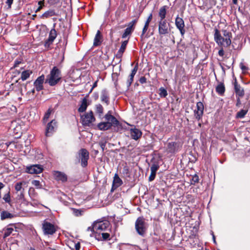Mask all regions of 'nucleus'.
I'll use <instances>...</instances> for the list:
<instances>
[{"mask_svg":"<svg viewBox=\"0 0 250 250\" xmlns=\"http://www.w3.org/2000/svg\"><path fill=\"white\" fill-rule=\"evenodd\" d=\"M61 78V71L56 66H54L46 76L45 83H48L50 86H53L60 81Z\"/></svg>","mask_w":250,"mask_h":250,"instance_id":"1","label":"nucleus"},{"mask_svg":"<svg viewBox=\"0 0 250 250\" xmlns=\"http://www.w3.org/2000/svg\"><path fill=\"white\" fill-rule=\"evenodd\" d=\"M109 226L110 223L108 221H97L93 223L92 228L89 227L87 229L91 230L94 234L101 233V232L109 230Z\"/></svg>","mask_w":250,"mask_h":250,"instance_id":"2","label":"nucleus"},{"mask_svg":"<svg viewBox=\"0 0 250 250\" xmlns=\"http://www.w3.org/2000/svg\"><path fill=\"white\" fill-rule=\"evenodd\" d=\"M182 147V144L179 141H168L166 145L165 151L167 154L174 155L179 152Z\"/></svg>","mask_w":250,"mask_h":250,"instance_id":"3","label":"nucleus"},{"mask_svg":"<svg viewBox=\"0 0 250 250\" xmlns=\"http://www.w3.org/2000/svg\"><path fill=\"white\" fill-rule=\"evenodd\" d=\"M214 39L215 42L219 46H229L231 44V40L229 37H223L219 30L215 28L214 30Z\"/></svg>","mask_w":250,"mask_h":250,"instance_id":"4","label":"nucleus"},{"mask_svg":"<svg viewBox=\"0 0 250 250\" xmlns=\"http://www.w3.org/2000/svg\"><path fill=\"white\" fill-rule=\"evenodd\" d=\"M135 229L138 233L144 236L146 229V223L143 217H140L137 218L135 222Z\"/></svg>","mask_w":250,"mask_h":250,"instance_id":"5","label":"nucleus"},{"mask_svg":"<svg viewBox=\"0 0 250 250\" xmlns=\"http://www.w3.org/2000/svg\"><path fill=\"white\" fill-rule=\"evenodd\" d=\"M42 229L44 234L53 235L56 231L55 226L52 223L44 221L42 224Z\"/></svg>","mask_w":250,"mask_h":250,"instance_id":"6","label":"nucleus"},{"mask_svg":"<svg viewBox=\"0 0 250 250\" xmlns=\"http://www.w3.org/2000/svg\"><path fill=\"white\" fill-rule=\"evenodd\" d=\"M79 157L81 162V165L83 167L87 166V161L89 159V152L84 148H82L79 152Z\"/></svg>","mask_w":250,"mask_h":250,"instance_id":"7","label":"nucleus"},{"mask_svg":"<svg viewBox=\"0 0 250 250\" xmlns=\"http://www.w3.org/2000/svg\"><path fill=\"white\" fill-rule=\"evenodd\" d=\"M169 24L166 20L159 21H158V32L160 35L167 34L169 33L168 26Z\"/></svg>","mask_w":250,"mask_h":250,"instance_id":"8","label":"nucleus"},{"mask_svg":"<svg viewBox=\"0 0 250 250\" xmlns=\"http://www.w3.org/2000/svg\"><path fill=\"white\" fill-rule=\"evenodd\" d=\"M204 109L203 104L201 102H197L196 108L194 110V116L197 120H199L201 119L203 114Z\"/></svg>","mask_w":250,"mask_h":250,"instance_id":"9","label":"nucleus"},{"mask_svg":"<svg viewBox=\"0 0 250 250\" xmlns=\"http://www.w3.org/2000/svg\"><path fill=\"white\" fill-rule=\"evenodd\" d=\"M104 118L106 122L109 123L112 126H117L120 124L119 121L114 116L112 115L111 111H108L105 115Z\"/></svg>","mask_w":250,"mask_h":250,"instance_id":"10","label":"nucleus"},{"mask_svg":"<svg viewBox=\"0 0 250 250\" xmlns=\"http://www.w3.org/2000/svg\"><path fill=\"white\" fill-rule=\"evenodd\" d=\"M104 118L106 122L109 123L112 126H117L120 124L119 121L114 116L112 115L111 111H108L105 115Z\"/></svg>","mask_w":250,"mask_h":250,"instance_id":"11","label":"nucleus"},{"mask_svg":"<svg viewBox=\"0 0 250 250\" xmlns=\"http://www.w3.org/2000/svg\"><path fill=\"white\" fill-rule=\"evenodd\" d=\"M81 118L82 119L83 124L84 125H89L95 121V118L92 111L85 114L84 116L81 117Z\"/></svg>","mask_w":250,"mask_h":250,"instance_id":"12","label":"nucleus"},{"mask_svg":"<svg viewBox=\"0 0 250 250\" xmlns=\"http://www.w3.org/2000/svg\"><path fill=\"white\" fill-rule=\"evenodd\" d=\"M45 80L44 75L42 74L38 77L34 82V86L37 91H40L43 89V84Z\"/></svg>","mask_w":250,"mask_h":250,"instance_id":"13","label":"nucleus"},{"mask_svg":"<svg viewBox=\"0 0 250 250\" xmlns=\"http://www.w3.org/2000/svg\"><path fill=\"white\" fill-rule=\"evenodd\" d=\"M43 168L41 165H34L27 167L26 171L30 174H39L42 172Z\"/></svg>","mask_w":250,"mask_h":250,"instance_id":"14","label":"nucleus"},{"mask_svg":"<svg viewBox=\"0 0 250 250\" xmlns=\"http://www.w3.org/2000/svg\"><path fill=\"white\" fill-rule=\"evenodd\" d=\"M175 25L179 29L182 36H183L185 33V23L182 18L177 16L175 19Z\"/></svg>","mask_w":250,"mask_h":250,"instance_id":"15","label":"nucleus"},{"mask_svg":"<svg viewBox=\"0 0 250 250\" xmlns=\"http://www.w3.org/2000/svg\"><path fill=\"white\" fill-rule=\"evenodd\" d=\"M91 237H94L98 241H104L109 240L110 234L108 232L103 231L101 233L94 234L90 235Z\"/></svg>","mask_w":250,"mask_h":250,"instance_id":"16","label":"nucleus"},{"mask_svg":"<svg viewBox=\"0 0 250 250\" xmlns=\"http://www.w3.org/2000/svg\"><path fill=\"white\" fill-rule=\"evenodd\" d=\"M53 176L56 180L61 181L62 183L65 182L67 180V175L62 172L55 171L53 172Z\"/></svg>","mask_w":250,"mask_h":250,"instance_id":"17","label":"nucleus"},{"mask_svg":"<svg viewBox=\"0 0 250 250\" xmlns=\"http://www.w3.org/2000/svg\"><path fill=\"white\" fill-rule=\"evenodd\" d=\"M56 126V121L55 120H52L51 122L48 123L47 125L45 135L46 136H50L52 135L54 131V128Z\"/></svg>","mask_w":250,"mask_h":250,"instance_id":"18","label":"nucleus"},{"mask_svg":"<svg viewBox=\"0 0 250 250\" xmlns=\"http://www.w3.org/2000/svg\"><path fill=\"white\" fill-rule=\"evenodd\" d=\"M123 184V181L121 178L119 177L118 175L116 173L114 177V179L112 182V188L111 191L113 192L115 189L117 188Z\"/></svg>","mask_w":250,"mask_h":250,"instance_id":"19","label":"nucleus"},{"mask_svg":"<svg viewBox=\"0 0 250 250\" xmlns=\"http://www.w3.org/2000/svg\"><path fill=\"white\" fill-rule=\"evenodd\" d=\"M130 134L131 138L135 140H138L142 135L141 131L135 127L130 129Z\"/></svg>","mask_w":250,"mask_h":250,"instance_id":"20","label":"nucleus"},{"mask_svg":"<svg viewBox=\"0 0 250 250\" xmlns=\"http://www.w3.org/2000/svg\"><path fill=\"white\" fill-rule=\"evenodd\" d=\"M101 100L103 103L108 105L109 103V93L106 89H103L101 92Z\"/></svg>","mask_w":250,"mask_h":250,"instance_id":"21","label":"nucleus"},{"mask_svg":"<svg viewBox=\"0 0 250 250\" xmlns=\"http://www.w3.org/2000/svg\"><path fill=\"white\" fill-rule=\"evenodd\" d=\"M249 111V106L248 105H246L244 107V108L240 110L239 111H238L236 115H235V118L236 119H243L244 118L246 115L247 114L248 112Z\"/></svg>","mask_w":250,"mask_h":250,"instance_id":"22","label":"nucleus"},{"mask_svg":"<svg viewBox=\"0 0 250 250\" xmlns=\"http://www.w3.org/2000/svg\"><path fill=\"white\" fill-rule=\"evenodd\" d=\"M234 87L236 94L239 97L243 96L244 95V89L240 85L237 83L236 80L234 84Z\"/></svg>","mask_w":250,"mask_h":250,"instance_id":"23","label":"nucleus"},{"mask_svg":"<svg viewBox=\"0 0 250 250\" xmlns=\"http://www.w3.org/2000/svg\"><path fill=\"white\" fill-rule=\"evenodd\" d=\"M97 127L100 130L105 131L110 129L112 126L108 122H102L98 124Z\"/></svg>","mask_w":250,"mask_h":250,"instance_id":"24","label":"nucleus"},{"mask_svg":"<svg viewBox=\"0 0 250 250\" xmlns=\"http://www.w3.org/2000/svg\"><path fill=\"white\" fill-rule=\"evenodd\" d=\"M101 43L102 36L101 35L100 31L99 30H98L94 40L93 46H99L101 44Z\"/></svg>","mask_w":250,"mask_h":250,"instance_id":"25","label":"nucleus"},{"mask_svg":"<svg viewBox=\"0 0 250 250\" xmlns=\"http://www.w3.org/2000/svg\"><path fill=\"white\" fill-rule=\"evenodd\" d=\"M167 6L165 5L162 7H161L158 13L159 17H160L159 21H163V20H166L165 18L167 14Z\"/></svg>","mask_w":250,"mask_h":250,"instance_id":"26","label":"nucleus"},{"mask_svg":"<svg viewBox=\"0 0 250 250\" xmlns=\"http://www.w3.org/2000/svg\"><path fill=\"white\" fill-rule=\"evenodd\" d=\"M57 15L54 10H49L45 12L41 16L42 19L48 18L50 17Z\"/></svg>","mask_w":250,"mask_h":250,"instance_id":"27","label":"nucleus"},{"mask_svg":"<svg viewBox=\"0 0 250 250\" xmlns=\"http://www.w3.org/2000/svg\"><path fill=\"white\" fill-rule=\"evenodd\" d=\"M32 73V71L29 70H24L22 72L21 74V78L22 81H24L27 80L30 76V75Z\"/></svg>","mask_w":250,"mask_h":250,"instance_id":"28","label":"nucleus"},{"mask_svg":"<svg viewBox=\"0 0 250 250\" xmlns=\"http://www.w3.org/2000/svg\"><path fill=\"white\" fill-rule=\"evenodd\" d=\"M87 100L86 98H83L82 104L78 109V111L80 112H84L87 108Z\"/></svg>","mask_w":250,"mask_h":250,"instance_id":"29","label":"nucleus"},{"mask_svg":"<svg viewBox=\"0 0 250 250\" xmlns=\"http://www.w3.org/2000/svg\"><path fill=\"white\" fill-rule=\"evenodd\" d=\"M225 90V86L223 83H219L216 87V92L220 95H223Z\"/></svg>","mask_w":250,"mask_h":250,"instance_id":"30","label":"nucleus"},{"mask_svg":"<svg viewBox=\"0 0 250 250\" xmlns=\"http://www.w3.org/2000/svg\"><path fill=\"white\" fill-rule=\"evenodd\" d=\"M13 217V215L6 211H3L1 212L0 217L1 220H4L7 218H11Z\"/></svg>","mask_w":250,"mask_h":250,"instance_id":"31","label":"nucleus"},{"mask_svg":"<svg viewBox=\"0 0 250 250\" xmlns=\"http://www.w3.org/2000/svg\"><path fill=\"white\" fill-rule=\"evenodd\" d=\"M57 37V32L54 28L52 29L49 33L48 39L51 42H54Z\"/></svg>","mask_w":250,"mask_h":250,"instance_id":"32","label":"nucleus"},{"mask_svg":"<svg viewBox=\"0 0 250 250\" xmlns=\"http://www.w3.org/2000/svg\"><path fill=\"white\" fill-rule=\"evenodd\" d=\"M51 112H52V110L50 108H49L47 110V111H46V112L45 113L43 118V120H42L43 124H45L47 122L48 119H49V118L50 116Z\"/></svg>","mask_w":250,"mask_h":250,"instance_id":"33","label":"nucleus"},{"mask_svg":"<svg viewBox=\"0 0 250 250\" xmlns=\"http://www.w3.org/2000/svg\"><path fill=\"white\" fill-rule=\"evenodd\" d=\"M159 96L161 98H165L167 95V90L163 87L159 88Z\"/></svg>","mask_w":250,"mask_h":250,"instance_id":"34","label":"nucleus"},{"mask_svg":"<svg viewBox=\"0 0 250 250\" xmlns=\"http://www.w3.org/2000/svg\"><path fill=\"white\" fill-rule=\"evenodd\" d=\"M104 108L101 104H98L96 105V112L99 114V116H101L103 113Z\"/></svg>","mask_w":250,"mask_h":250,"instance_id":"35","label":"nucleus"},{"mask_svg":"<svg viewBox=\"0 0 250 250\" xmlns=\"http://www.w3.org/2000/svg\"><path fill=\"white\" fill-rule=\"evenodd\" d=\"M132 31V29L131 27H127L124 31V33L122 35V38H125L127 36L131 34Z\"/></svg>","mask_w":250,"mask_h":250,"instance_id":"36","label":"nucleus"},{"mask_svg":"<svg viewBox=\"0 0 250 250\" xmlns=\"http://www.w3.org/2000/svg\"><path fill=\"white\" fill-rule=\"evenodd\" d=\"M14 230V229L12 228H7V229L5 230L4 232L3 237L5 238L9 236L11 234H12Z\"/></svg>","mask_w":250,"mask_h":250,"instance_id":"37","label":"nucleus"},{"mask_svg":"<svg viewBox=\"0 0 250 250\" xmlns=\"http://www.w3.org/2000/svg\"><path fill=\"white\" fill-rule=\"evenodd\" d=\"M127 43H128L127 41H124L122 43V44H121V47H120V49H119V50H120V52H124Z\"/></svg>","mask_w":250,"mask_h":250,"instance_id":"38","label":"nucleus"},{"mask_svg":"<svg viewBox=\"0 0 250 250\" xmlns=\"http://www.w3.org/2000/svg\"><path fill=\"white\" fill-rule=\"evenodd\" d=\"M3 199L4 200V201L6 203H10L11 202V198H10V192H8L7 193H6L3 197Z\"/></svg>","mask_w":250,"mask_h":250,"instance_id":"39","label":"nucleus"},{"mask_svg":"<svg viewBox=\"0 0 250 250\" xmlns=\"http://www.w3.org/2000/svg\"><path fill=\"white\" fill-rule=\"evenodd\" d=\"M159 167V166L158 164H153L151 167H150V170L151 171H152V172H156V171L158 169Z\"/></svg>","mask_w":250,"mask_h":250,"instance_id":"40","label":"nucleus"},{"mask_svg":"<svg viewBox=\"0 0 250 250\" xmlns=\"http://www.w3.org/2000/svg\"><path fill=\"white\" fill-rule=\"evenodd\" d=\"M15 190L17 191H20L22 188V183L21 182L17 183L15 185Z\"/></svg>","mask_w":250,"mask_h":250,"instance_id":"41","label":"nucleus"},{"mask_svg":"<svg viewBox=\"0 0 250 250\" xmlns=\"http://www.w3.org/2000/svg\"><path fill=\"white\" fill-rule=\"evenodd\" d=\"M148 26H149V25L145 24V25H144V28L143 29L142 33V34L141 35V37L142 38H143V36H144V34L146 33V32L147 30Z\"/></svg>","mask_w":250,"mask_h":250,"instance_id":"42","label":"nucleus"},{"mask_svg":"<svg viewBox=\"0 0 250 250\" xmlns=\"http://www.w3.org/2000/svg\"><path fill=\"white\" fill-rule=\"evenodd\" d=\"M152 14L150 13L149 15L148 16L146 21L145 22V24L149 25L150 22L152 20Z\"/></svg>","mask_w":250,"mask_h":250,"instance_id":"43","label":"nucleus"},{"mask_svg":"<svg viewBox=\"0 0 250 250\" xmlns=\"http://www.w3.org/2000/svg\"><path fill=\"white\" fill-rule=\"evenodd\" d=\"M156 172H152V171H151L150 175L148 178V180L149 181H152L155 179V176H156Z\"/></svg>","mask_w":250,"mask_h":250,"instance_id":"44","label":"nucleus"},{"mask_svg":"<svg viewBox=\"0 0 250 250\" xmlns=\"http://www.w3.org/2000/svg\"><path fill=\"white\" fill-rule=\"evenodd\" d=\"M223 36L224 37H225V38L229 37L230 38L231 33L228 32V31H227L226 30H223Z\"/></svg>","mask_w":250,"mask_h":250,"instance_id":"45","label":"nucleus"},{"mask_svg":"<svg viewBox=\"0 0 250 250\" xmlns=\"http://www.w3.org/2000/svg\"><path fill=\"white\" fill-rule=\"evenodd\" d=\"M21 62V59H19L16 60L14 62V67H18Z\"/></svg>","mask_w":250,"mask_h":250,"instance_id":"46","label":"nucleus"},{"mask_svg":"<svg viewBox=\"0 0 250 250\" xmlns=\"http://www.w3.org/2000/svg\"><path fill=\"white\" fill-rule=\"evenodd\" d=\"M59 1L60 0H47V2L50 5H54L58 3Z\"/></svg>","mask_w":250,"mask_h":250,"instance_id":"47","label":"nucleus"},{"mask_svg":"<svg viewBox=\"0 0 250 250\" xmlns=\"http://www.w3.org/2000/svg\"><path fill=\"white\" fill-rule=\"evenodd\" d=\"M32 183L34 186L37 188H39L40 186V182L38 180H33Z\"/></svg>","mask_w":250,"mask_h":250,"instance_id":"48","label":"nucleus"},{"mask_svg":"<svg viewBox=\"0 0 250 250\" xmlns=\"http://www.w3.org/2000/svg\"><path fill=\"white\" fill-rule=\"evenodd\" d=\"M53 42H51L49 41V39H48L44 43V46L45 47H49L50 45L53 43Z\"/></svg>","mask_w":250,"mask_h":250,"instance_id":"49","label":"nucleus"},{"mask_svg":"<svg viewBox=\"0 0 250 250\" xmlns=\"http://www.w3.org/2000/svg\"><path fill=\"white\" fill-rule=\"evenodd\" d=\"M137 19H135L133 21H132L128 24V27H131V29H132V27L133 25L137 22Z\"/></svg>","mask_w":250,"mask_h":250,"instance_id":"50","label":"nucleus"},{"mask_svg":"<svg viewBox=\"0 0 250 250\" xmlns=\"http://www.w3.org/2000/svg\"><path fill=\"white\" fill-rule=\"evenodd\" d=\"M139 82L141 83H145L146 82V79L145 77H141L139 79Z\"/></svg>","mask_w":250,"mask_h":250,"instance_id":"51","label":"nucleus"},{"mask_svg":"<svg viewBox=\"0 0 250 250\" xmlns=\"http://www.w3.org/2000/svg\"><path fill=\"white\" fill-rule=\"evenodd\" d=\"M138 64H137L134 67V68L132 69L131 73H133V74H136L137 70H138Z\"/></svg>","mask_w":250,"mask_h":250,"instance_id":"52","label":"nucleus"},{"mask_svg":"<svg viewBox=\"0 0 250 250\" xmlns=\"http://www.w3.org/2000/svg\"><path fill=\"white\" fill-rule=\"evenodd\" d=\"M218 55L221 57H223L224 56V51L222 48L219 50Z\"/></svg>","mask_w":250,"mask_h":250,"instance_id":"53","label":"nucleus"},{"mask_svg":"<svg viewBox=\"0 0 250 250\" xmlns=\"http://www.w3.org/2000/svg\"><path fill=\"white\" fill-rule=\"evenodd\" d=\"M100 146L101 147V149H102V151H104L105 147V143H100Z\"/></svg>","mask_w":250,"mask_h":250,"instance_id":"54","label":"nucleus"},{"mask_svg":"<svg viewBox=\"0 0 250 250\" xmlns=\"http://www.w3.org/2000/svg\"><path fill=\"white\" fill-rule=\"evenodd\" d=\"M133 81V80L131 79V78H129L127 80V82H126L127 87H129L131 85Z\"/></svg>","mask_w":250,"mask_h":250,"instance_id":"55","label":"nucleus"},{"mask_svg":"<svg viewBox=\"0 0 250 250\" xmlns=\"http://www.w3.org/2000/svg\"><path fill=\"white\" fill-rule=\"evenodd\" d=\"M192 180L194 183H197L199 181V178L197 175H195L192 178Z\"/></svg>","mask_w":250,"mask_h":250,"instance_id":"56","label":"nucleus"},{"mask_svg":"<svg viewBox=\"0 0 250 250\" xmlns=\"http://www.w3.org/2000/svg\"><path fill=\"white\" fill-rule=\"evenodd\" d=\"M240 68L243 71H245L248 69V68L246 66H245L242 63H240Z\"/></svg>","mask_w":250,"mask_h":250,"instance_id":"57","label":"nucleus"},{"mask_svg":"<svg viewBox=\"0 0 250 250\" xmlns=\"http://www.w3.org/2000/svg\"><path fill=\"white\" fill-rule=\"evenodd\" d=\"M13 2V0H7L6 3L8 5L9 7L10 8Z\"/></svg>","mask_w":250,"mask_h":250,"instance_id":"58","label":"nucleus"},{"mask_svg":"<svg viewBox=\"0 0 250 250\" xmlns=\"http://www.w3.org/2000/svg\"><path fill=\"white\" fill-rule=\"evenodd\" d=\"M123 53L124 52H120V50H118V51L116 54V56L117 57L121 58L122 56Z\"/></svg>","mask_w":250,"mask_h":250,"instance_id":"59","label":"nucleus"},{"mask_svg":"<svg viewBox=\"0 0 250 250\" xmlns=\"http://www.w3.org/2000/svg\"><path fill=\"white\" fill-rule=\"evenodd\" d=\"M241 104V101L239 98L237 99V102L236 104V106L239 107Z\"/></svg>","mask_w":250,"mask_h":250,"instance_id":"60","label":"nucleus"},{"mask_svg":"<svg viewBox=\"0 0 250 250\" xmlns=\"http://www.w3.org/2000/svg\"><path fill=\"white\" fill-rule=\"evenodd\" d=\"M75 247L76 250H79L80 249V244L79 243H77L75 244Z\"/></svg>","mask_w":250,"mask_h":250,"instance_id":"61","label":"nucleus"},{"mask_svg":"<svg viewBox=\"0 0 250 250\" xmlns=\"http://www.w3.org/2000/svg\"><path fill=\"white\" fill-rule=\"evenodd\" d=\"M44 0H40L39 1H38V4L40 6H42V7H43L44 6Z\"/></svg>","mask_w":250,"mask_h":250,"instance_id":"62","label":"nucleus"},{"mask_svg":"<svg viewBox=\"0 0 250 250\" xmlns=\"http://www.w3.org/2000/svg\"><path fill=\"white\" fill-rule=\"evenodd\" d=\"M97 82H98L97 81L95 82H94V83L93 84L92 87L90 91H91L94 88L96 87L97 86Z\"/></svg>","mask_w":250,"mask_h":250,"instance_id":"63","label":"nucleus"},{"mask_svg":"<svg viewBox=\"0 0 250 250\" xmlns=\"http://www.w3.org/2000/svg\"><path fill=\"white\" fill-rule=\"evenodd\" d=\"M42 8V6H39V7L35 10V12L37 13L40 11Z\"/></svg>","mask_w":250,"mask_h":250,"instance_id":"64","label":"nucleus"}]
</instances>
